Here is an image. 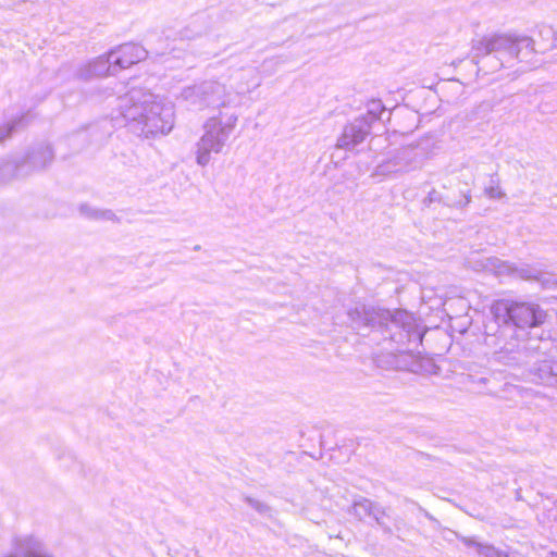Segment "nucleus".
<instances>
[{"label": "nucleus", "instance_id": "obj_1", "mask_svg": "<svg viewBox=\"0 0 557 557\" xmlns=\"http://www.w3.org/2000/svg\"><path fill=\"white\" fill-rule=\"evenodd\" d=\"M350 326L364 335L362 331L379 332L383 341L394 343L398 349L418 347L423 339L424 330L412 313L404 309L391 311L364 304H356L347 310Z\"/></svg>", "mask_w": 557, "mask_h": 557}, {"label": "nucleus", "instance_id": "obj_6", "mask_svg": "<svg viewBox=\"0 0 557 557\" xmlns=\"http://www.w3.org/2000/svg\"><path fill=\"white\" fill-rule=\"evenodd\" d=\"M237 122V116L232 114L225 122L219 116H212L203 125L205 133L196 147V161L206 166L210 162V154L220 153L230 138Z\"/></svg>", "mask_w": 557, "mask_h": 557}, {"label": "nucleus", "instance_id": "obj_18", "mask_svg": "<svg viewBox=\"0 0 557 557\" xmlns=\"http://www.w3.org/2000/svg\"><path fill=\"white\" fill-rule=\"evenodd\" d=\"M377 503L367 497L359 496L354 499L349 513L356 517L359 521H363L366 518H371L376 508Z\"/></svg>", "mask_w": 557, "mask_h": 557}, {"label": "nucleus", "instance_id": "obj_17", "mask_svg": "<svg viewBox=\"0 0 557 557\" xmlns=\"http://www.w3.org/2000/svg\"><path fill=\"white\" fill-rule=\"evenodd\" d=\"M372 520L380 527L384 534L392 535L393 528L392 524L398 530L397 521L398 519L392 518L389 508H385L381 506L379 503L376 508L372 515Z\"/></svg>", "mask_w": 557, "mask_h": 557}, {"label": "nucleus", "instance_id": "obj_2", "mask_svg": "<svg viewBox=\"0 0 557 557\" xmlns=\"http://www.w3.org/2000/svg\"><path fill=\"white\" fill-rule=\"evenodd\" d=\"M549 343L540 337L527 336L506 338L499 345L490 346L494 349L497 362L509 367L528 366L521 372L525 382L557 388V360L541 359Z\"/></svg>", "mask_w": 557, "mask_h": 557}, {"label": "nucleus", "instance_id": "obj_22", "mask_svg": "<svg viewBox=\"0 0 557 557\" xmlns=\"http://www.w3.org/2000/svg\"><path fill=\"white\" fill-rule=\"evenodd\" d=\"M244 502L255 509L259 515L263 517H272V508L267 504L253 497L245 495L243 497Z\"/></svg>", "mask_w": 557, "mask_h": 557}, {"label": "nucleus", "instance_id": "obj_27", "mask_svg": "<svg viewBox=\"0 0 557 557\" xmlns=\"http://www.w3.org/2000/svg\"><path fill=\"white\" fill-rule=\"evenodd\" d=\"M485 194L491 198V199H502L506 196V194L499 188L498 185L494 186V185H491L488 187L485 188Z\"/></svg>", "mask_w": 557, "mask_h": 557}, {"label": "nucleus", "instance_id": "obj_11", "mask_svg": "<svg viewBox=\"0 0 557 557\" xmlns=\"http://www.w3.org/2000/svg\"><path fill=\"white\" fill-rule=\"evenodd\" d=\"M110 55L112 57V63L115 64L117 72H120L145 60L148 55V50L140 45L126 42L110 50Z\"/></svg>", "mask_w": 557, "mask_h": 557}, {"label": "nucleus", "instance_id": "obj_26", "mask_svg": "<svg viewBox=\"0 0 557 557\" xmlns=\"http://www.w3.org/2000/svg\"><path fill=\"white\" fill-rule=\"evenodd\" d=\"M444 196L445 193H442L433 188L432 190L429 191L426 198L424 199V203L431 205L434 202H438L444 205Z\"/></svg>", "mask_w": 557, "mask_h": 557}, {"label": "nucleus", "instance_id": "obj_20", "mask_svg": "<svg viewBox=\"0 0 557 557\" xmlns=\"http://www.w3.org/2000/svg\"><path fill=\"white\" fill-rule=\"evenodd\" d=\"M17 160H5L0 162V185L10 183L14 178H24L18 170Z\"/></svg>", "mask_w": 557, "mask_h": 557}, {"label": "nucleus", "instance_id": "obj_9", "mask_svg": "<svg viewBox=\"0 0 557 557\" xmlns=\"http://www.w3.org/2000/svg\"><path fill=\"white\" fill-rule=\"evenodd\" d=\"M225 94L224 85L218 81L210 79L185 87L181 96L194 109L203 110L208 107L224 104Z\"/></svg>", "mask_w": 557, "mask_h": 557}, {"label": "nucleus", "instance_id": "obj_29", "mask_svg": "<svg viewBox=\"0 0 557 557\" xmlns=\"http://www.w3.org/2000/svg\"><path fill=\"white\" fill-rule=\"evenodd\" d=\"M200 32H197V33H193L191 29L188 27H186L183 32H182V38H186V39H193L195 38L197 35H199Z\"/></svg>", "mask_w": 557, "mask_h": 557}, {"label": "nucleus", "instance_id": "obj_4", "mask_svg": "<svg viewBox=\"0 0 557 557\" xmlns=\"http://www.w3.org/2000/svg\"><path fill=\"white\" fill-rule=\"evenodd\" d=\"M493 320L484 326V344L495 346L502 339L527 336L532 329L543 325L548 313L534 301L498 299L491 307Z\"/></svg>", "mask_w": 557, "mask_h": 557}, {"label": "nucleus", "instance_id": "obj_5", "mask_svg": "<svg viewBox=\"0 0 557 557\" xmlns=\"http://www.w3.org/2000/svg\"><path fill=\"white\" fill-rule=\"evenodd\" d=\"M535 52L534 40L529 36L494 34L472 41L471 61L478 72L488 74L511 67L516 60L529 63Z\"/></svg>", "mask_w": 557, "mask_h": 557}, {"label": "nucleus", "instance_id": "obj_21", "mask_svg": "<svg viewBox=\"0 0 557 557\" xmlns=\"http://www.w3.org/2000/svg\"><path fill=\"white\" fill-rule=\"evenodd\" d=\"M490 272L498 277H513L515 263L502 260L497 257H490L487 261Z\"/></svg>", "mask_w": 557, "mask_h": 557}, {"label": "nucleus", "instance_id": "obj_15", "mask_svg": "<svg viewBox=\"0 0 557 557\" xmlns=\"http://www.w3.org/2000/svg\"><path fill=\"white\" fill-rule=\"evenodd\" d=\"M513 277L527 281H537L544 288H552L557 284L556 278H547L546 273L527 263H515Z\"/></svg>", "mask_w": 557, "mask_h": 557}, {"label": "nucleus", "instance_id": "obj_31", "mask_svg": "<svg viewBox=\"0 0 557 557\" xmlns=\"http://www.w3.org/2000/svg\"><path fill=\"white\" fill-rule=\"evenodd\" d=\"M200 18H201V17H200V16H198L196 20H194V22H193L191 24L197 23Z\"/></svg>", "mask_w": 557, "mask_h": 557}, {"label": "nucleus", "instance_id": "obj_30", "mask_svg": "<svg viewBox=\"0 0 557 557\" xmlns=\"http://www.w3.org/2000/svg\"><path fill=\"white\" fill-rule=\"evenodd\" d=\"M546 557H557L556 552H549Z\"/></svg>", "mask_w": 557, "mask_h": 557}, {"label": "nucleus", "instance_id": "obj_14", "mask_svg": "<svg viewBox=\"0 0 557 557\" xmlns=\"http://www.w3.org/2000/svg\"><path fill=\"white\" fill-rule=\"evenodd\" d=\"M414 148L401 147L396 150L395 154L389 160L380 163L376 171L379 174L385 175L407 170L414 159Z\"/></svg>", "mask_w": 557, "mask_h": 557}, {"label": "nucleus", "instance_id": "obj_7", "mask_svg": "<svg viewBox=\"0 0 557 557\" xmlns=\"http://www.w3.org/2000/svg\"><path fill=\"white\" fill-rule=\"evenodd\" d=\"M384 112L385 107L381 100H371L367 106L366 114L356 117L344 126L343 133L337 139L336 147L352 150L370 135L374 125L381 122Z\"/></svg>", "mask_w": 557, "mask_h": 557}, {"label": "nucleus", "instance_id": "obj_13", "mask_svg": "<svg viewBox=\"0 0 557 557\" xmlns=\"http://www.w3.org/2000/svg\"><path fill=\"white\" fill-rule=\"evenodd\" d=\"M116 73H119L117 67L112 63L109 51L108 54L100 55L82 67L78 71V77L89 81L96 77L115 75Z\"/></svg>", "mask_w": 557, "mask_h": 557}, {"label": "nucleus", "instance_id": "obj_25", "mask_svg": "<svg viewBox=\"0 0 557 557\" xmlns=\"http://www.w3.org/2000/svg\"><path fill=\"white\" fill-rule=\"evenodd\" d=\"M497 548L491 544H478L476 553L482 557H497Z\"/></svg>", "mask_w": 557, "mask_h": 557}, {"label": "nucleus", "instance_id": "obj_16", "mask_svg": "<svg viewBox=\"0 0 557 557\" xmlns=\"http://www.w3.org/2000/svg\"><path fill=\"white\" fill-rule=\"evenodd\" d=\"M471 201L470 189L461 187L460 183H457L455 187L447 189L444 196V206L456 209L466 208Z\"/></svg>", "mask_w": 557, "mask_h": 557}, {"label": "nucleus", "instance_id": "obj_24", "mask_svg": "<svg viewBox=\"0 0 557 557\" xmlns=\"http://www.w3.org/2000/svg\"><path fill=\"white\" fill-rule=\"evenodd\" d=\"M487 261H490V257H476V258H470L468 260V263L474 271L490 272V267L487 265Z\"/></svg>", "mask_w": 557, "mask_h": 557}, {"label": "nucleus", "instance_id": "obj_28", "mask_svg": "<svg viewBox=\"0 0 557 557\" xmlns=\"http://www.w3.org/2000/svg\"><path fill=\"white\" fill-rule=\"evenodd\" d=\"M461 542L467 546V547H473L475 549H478V544H480L473 537H461Z\"/></svg>", "mask_w": 557, "mask_h": 557}, {"label": "nucleus", "instance_id": "obj_3", "mask_svg": "<svg viewBox=\"0 0 557 557\" xmlns=\"http://www.w3.org/2000/svg\"><path fill=\"white\" fill-rule=\"evenodd\" d=\"M117 110L128 129L146 138L169 134L174 126V106L143 89L117 98Z\"/></svg>", "mask_w": 557, "mask_h": 557}, {"label": "nucleus", "instance_id": "obj_8", "mask_svg": "<svg viewBox=\"0 0 557 557\" xmlns=\"http://www.w3.org/2000/svg\"><path fill=\"white\" fill-rule=\"evenodd\" d=\"M377 368L383 370L409 371L412 373L437 374L440 367L434 359L413 354L412 349H398L397 352H382L374 358Z\"/></svg>", "mask_w": 557, "mask_h": 557}, {"label": "nucleus", "instance_id": "obj_12", "mask_svg": "<svg viewBox=\"0 0 557 557\" xmlns=\"http://www.w3.org/2000/svg\"><path fill=\"white\" fill-rule=\"evenodd\" d=\"M5 557H53L44 543L34 536L16 537L13 550Z\"/></svg>", "mask_w": 557, "mask_h": 557}, {"label": "nucleus", "instance_id": "obj_23", "mask_svg": "<svg viewBox=\"0 0 557 557\" xmlns=\"http://www.w3.org/2000/svg\"><path fill=\"white\" fill-rule=\"evenodd\" d=\"M27 119L28 114H24L21 117L0 126V141L10 137L17 126L24 125L26 123Z\"/></svg>", "mask_w": 557, "mask_h": 557}, {"label": "nucleus", "instance_id": "obj_19", "mask_svg": "<svg viewBox=\"0 0 557 557\" xmlns=\"http://www.w3.org/2000/svg\"><path fill=\"white\" fill-rule=\"evenodd\" d=\"M79 213L89 219L95 221H113L119 222L120 219L116 216V214L110 210V209H98L95 207L89 206L88 203H82L78 208Z\"/></svg>", "mask_w": 557, "mask_h": 557}, {"label": "nucleus", "instance_id": "obj_10", "mask_svg": "<svg viewBox=\"0 0 557 557\" xmlns=\"http://www.w3.org/2000/svg\"><path fill=\"white\" fill-rule=\"evenodd\" d=\"M54 159V151L49 144L40 143L34 145L28 151L17 160L18 170L23 177L33 173L46 170Z\"/></svg>", "mask_w": 557, "mask_h": 557}]
</instances>
